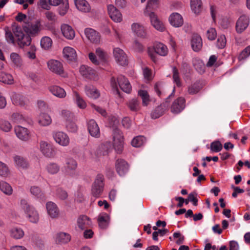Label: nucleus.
<instances>
[{"mask_svg":"<svg viewBox=\"0 0 250 250\" xmlns=\"http://www.w3.org/2000/svg\"><path fill=\"white\" fill-rule=\"evenodd\" d=\"M20 206L26 214L28 220L32 223H37L39 221V214L38 211L32 206L30 205L27 201L21 199L20 201Z\"/></svg>","mask_w":250,"mask_h":250,"instance_id":"1","label":"nucleus"},{"mask_svg":"<svg viewBox=\"0 0 250 250\" xmlns=\"http://www.w3.org/2000/svg\"><path fill=\"white\" fill-rule=\"evenodd\" d=\"M111 85L117 93H118V85L124 92L129 93L130 92L132 87L128 80L123 75H120L118 77L117 80L112 77L111 79Z\"/></svg>","mask_w":250,"mask_h":250,"instance_id":"2","label":"nucleus"},{"mask_svg":"<svg viewBox=\"0 0 250 250\" xmlns=\"http://www.w3.org/2000/svg\"><path fill=\"white\" fill-rule=\"evenodd\" d=\"M23 31L29 36H35L42 30V25L39 21L33 22H24L22 25Z\"/></svg>","mask_w":250,"mask_h":250,"instance_id":"3","label":"nucleus"},{"mask_svg":"<svg viewBox=\"0 0 250 250\" xmlns=\"http://www.w3.org/2000/svg\"><path fill=\"white\" fill-rule=\"evenodd\" d=\"M154 50L155 52H153L152 49L149 47L148 48L147 52L149 56L155 62L157 61L155 53L162 56H166L168 53V49L167 46L161 42L157 43L154 45Z\"/></svg>","mask_w":250,"mask_h":250,"instance_id":"4","label":"nucleus"},{"mask_svg":"<svg viewBox=\"0 0 250 250\" xmlns=\"http://www.w3.org/2000/svg\"><path fill=\"white\" fill-rule=\"evenodd\" d=\"M13 32L17 38V43L20 47H23L30 44L31 42L30 36L27 34L25 35L20 28L18 27L15 28Z\"/></svg>","mask_w":250,"mask_h":250,"instance_id":"5","label":"nucleus"},{"mask_svg":"<svg viewBox=\"0 0 250 250\" xmlns=\"http://www.w3.org/2000/svg\"><path fill=\"white\" fill-rule=\"evenodd\" d=\"M104 176L101 174H98L92 185L91 193L92 195L96 197H99L104 190Z\"/></svg>","mask_w":250,"mask_h":250,"instance_id":"6","label":"nucleus"},{"mask_svg":"<svg viewBox=\"0 0 250 250\" xmlns=\"http://www.w3.org/2000/svg\"><path fill=\"white\" fill-rule=\"evenodd\" d=\"M113 146L117 153L122 152L124 148V137L122 132L119 129L116 128L113 131Z\"/></svg>","mask_w":250,"mask_h":250,"instance_id":"7","label":"nucleus"},{"mask_svg":"<svg viewBox=\"0 0 250 250\" xmlns=\"http://www.w3.org/2000/svg\"><path fill=\"white\" fill-rule=\"evenodd\" d=\"M174 91L175 89L174 88L173 89L172 93L168 96V98H167L165 102L162 104L158 106L151 112V117L152 118L157 119L161 117L162 115H163V114L165 113V112L168 107L169 102L168 101V98L173 95V93L174 92Z\"/></svg>","mask_w":250,"mask_h":250,"instance_id":"8","label":"nucleus"},{"mask_svg":"<svg viewBox=\"0 0 250 250\" xmlns=\"http://www.w3.org/2000/svg\"><path fill=\"white\" fill-rule=\"evenodd\" d=\"M249 24V17L246 15L241 16L236 22L235 29L236 32L239 34L242 33L248 28Z\"/></svg>","mask_w":250,"mask_h":250,"instance_id":"9","label":"nucleus"},{"mask_svg":"<svg viewBox=\"0 0 250 250\" xmlns=\"http://www.w3.org/2000/svg\"><path fill=\"white\" fill-rule=\"evenodd\" d=\"M113 55L117 63L122 66L127 65V57L125 52L120 48L117 47L113 50Z\"/></svg>","mask_w":250,"mask_h":250,"instance_id":"10","label":"nucleus"},{"mask_svg":"<svg viewBox=\"0 0 250 250\" xmlns=\"http://www.w3.org/2000/svg\"><path fill=\"white\" fill-rule=\"evenodd\" d=\"M40 147L42 153L46 157L53 158L55 156V149L51 144L45 141H41Z\"/></svg>","mask_w":250,"mask_h":250,"instance_id":"11","label":"nucleus"},{"mask_svg":"<svg viewBox=\"0 0 250 250\" xmlns=\"http://www.w3.org/2000/svg\"><path fill=\"white\" fill-rule=\"evenodd\" d=\"M47 67L52 72L63 76V68L62 64L60 62L55 60H50L47 62Z\"/></svg>","mask_w":250,"mask_h":250,"instance_id":"12","label":"nucleus"},{"mask_svg":"<svg viewBox=\"0 0 250 250\" xmlns=\"http://www.w3.org/2000/svg\"><path fill=\"white\" fill-rule=\"evenodd\" d=\"M52 136L55 141L62 146H66L69 144V138L68 136L63 132H54L53 133Z\"/></svg>","mask_w":250,"mask_h":250,"instance_id":"13","label":"nucleus"},{"mask_svg":"<svg viewBox=\"0 0 250 250\" xmlns=\"http://www.w3.org/2000/svg\"><path fill=\"white\" fill-rule=\"evenodd\" d=\"M186 107V100L183 97H180L175 99L170 107L171 112L173 114L180 113Z\"/></svg>","mask_w":250,"mask_h":250,"instance_id":"14","label":"nucleus"},{"mask_svg":"<svg viewBox=\"0 0 250 250\" xmlns=\"http://www.w3.org/2000/svg\"><path fill=\"white\" fill-rule=\"evenodd\" d=\"M80 72L83 77L86 79L93 80L98 79V76L95 71L87 65H83L81 66Z\"/></svg>","mask_w":250,"mask_h":250,"instance_id":"15","label":"nucleus"},{"mask_svg":"<svg viewBox=\"0 0 250 250\" xmlns=\"http://www.w3.org/2000/svg\"><path fill=\"white\" fill-rule=\"evenodd\" d=\"M145 15L149 16L152 25L156 29L160 31H164L165 29L164 24L163 22L158 18L154 12L148 13L147 14Z\"/></svg>","mask_w":250,"mask_h":250,"instance_id":"16","label":"nucleus"},{"mask_svg":"<svg viewBox=\"0 0 250 250\" xmlns=\"http://www.w3.org/2000/svg\"><path fill=\"white\" fill-rule=\"evenodd\" d=\"M116 169L120 175H124L128 170L129 166L127 163L123 159H118L115 163Z\"/></svg>","mask_w":250,"mask_h":250,"instance_id":"17","label":"nucleus"},{"mask_svg":"<svg viewBox=\"0 0 250 250\" xmlns=\"http://www.w3.org/2000/svg\"><path fill=\"white\" fill-rule=\"evenodd\" d=\"M77 226L81 230L90 228L92 225L91 220L86 215H80L77 219Z\"/></svg>","mask_w":250,"mask_h":250,"instance_id":"18","label":"nucleus"},{"mask_svg":"<svg viewBox=\"0 0 250 250\" xmlns=\"http://www.w3.org/2000/svg\"><path fill=\"white\" fill-rule=\"evenodd\" d=\"M108 14L111 19L115 22H119L122 20L120 12L113 5H109L107 7Z\"/></svg>","mask_w":250,"mask_h":250,"instance_id":"19","label":"nucleus"},{"mask_svg":"<svg viewBox=\"0 0 250 250\" xmlns=\"http://www.w3.org/2000/svg\"><path fill=\"white\" fill-rule=\"evenodd\" d=\"M87 128L88 131L93 137L99 138L100 136V128L94 120H90L87 123Z\"/></svg>","mask_w":250,"mask_h":250,"instance_id":"20","label":"nucleus"},{"mask_svg":"<svg viewBox=\"0 0 250 250\" xmlns=\"http://www.w3.org/2000/svg\"><path fill=\"white\" fill-rule=\"evenodd\" d=\"M71 239V237L69 234L64 232H60L56 234L55 241L57 244L63 245L69 242Z\"/></svg>","mask_w":250,"mask_h":250,"instance_id":"21","label":"nucleus"},{"mask_svg":"<svg viewBox=\"0 0 250 250\" xmlns=\"http://www.w3.org/2000/svg\"><path fill=\"white\" fill-rule=\"evenodd\" d=\"M169 21L171 25L175 27H181L184 23L182 16L178 13L171 14L169 17Z\"/></svg>","mask_w":250,"mask_h":250,"instance_id":"22","label":"nucleus"},{"mask_svg":"<svg viewBox=\"0 0 250 250\" xmlns=\"http://www.w3.org/2000/svg\"><path fill=\"white\" fill-rule=\"evenodd\" d=\"M84 33L86 38L92 42L98 43L100 41V36L95 30L91 28H86Z\"/></svg>","mask_w":250,"mask_h":250,"instance_id":"23","label":"nucleus"},{"mask_svg":"<svg viewBox=\"0 0 250 250\" xmlns=\"http://www.w3.org/2000/svg\"><path fill=\"white\" fill-rule=\"evenodd\" d=\"M15 132L17 136L22 141H26L29 139V132L26 128L17 126L15 127Z\"/></svg>","mask_w":250,"mask_h":250,"instance_id":"24","label":"nucleus"},{"mask_svg":"<svg viewBox=\"0 0 250 250\" xmlns=\"http://www.w3.org/2000/svg\"><path fill=\"white\" fill-rule=\"evenodd\" d=\"M47 213L52 218H57L59 216V211L57 205L52 202H48L46 204Z\"/></svg>","mask_w":250,"mask_h":250,"instance_id":"25","label":"nucleus"},{"mask_svg":"<svg viewBox=\"0 0 250 250\" xmlns=\"http://www.w3.org/2000/svg\"><path fill=\"white\" fill-rule=\"evenodd\" d=\"M61 31L63 36L68 40H72L75 37V31L72 27L67 24L61 26Z\"/></svg>","mask_w":250,"mask_h":250,"instance_id":"26","label":"nucleus"},{"mask_svg":"<svg viewBox=\"0 0 250 250\" xmlns=\"http://www.w3.org/2000/svg\"><path fill=\"white\" fill-rule=\"evenodd\" d=\"M15 164L17 167L19 169H26L29 166V163L26 159L19 156L16 155L13 158Z\"/></svg>","mask_w":250,"mask_h":250,"instance_id":"27","label":"nucleus"},{"mask_svg":"<svg viewBox=\"0 0 250 250\" xmlns=\"http://www.w3.org/2000/svg\"><path fill=\"white\" fill-rule=\"evenodd\" d=\"M63 54L64 57L68 61H75L77 59L76 51L71 47H65L63 49Z\"/></svg>","mask_w":250,"mask_h":250,"instance_id":"28","label":"nucleus"},{"mask_svg":"<svg viewBox=\"0 0 250 250\" xmlns=\"http://www.w3.org/2000/svg\"><path fill=\"white\" fill-rule=\"evenodd\" d=\"M191 46L194 51L200 50L203 45L201 37L198 34H193L191 41Z\"/></svg>","mask_w":250,"mask_h":250,"instance_id":"29","label":"nucleus"},{"mask_svg":"<svg viewBox=\"0 0 250 250\" xmlns=\"http://www.w3.org/2000/svg\"><path fill=\"white\" fill-rule=\"evenodd\" d=\"M75 4L77 8L82 12H88L90 10V6L85 0H75Z\"/></svg>","mask_w":250,"mask_h":250,"instance_id":"30","label":"nucleus"},{"mask_svg":"<svg viewBox=\"0 0 250 250\" xmlns=\"http://www.w3.org/2000/svg\"><path fill=\"white\" fill-rule=\"evenodd\" d=\"M49 90L53 95L60 98H64L66 96V92L64 90L57 85L50 86Z\"/></svg>","mask_w":250,"mask_h":250,"instance_id":"31","label":"nucleus"},{"mask_svg":"<svg viewBox=\"0 0 250 250\" xmlns=\"http://www.w3.org/2000/svg\"><path fill=\"white\" fill-rule=\"evenodd\" d=\"M132 30L138 36L145 38L146 36V30L145 27L137 23H134L131 26Z\"/></svg>","mask_w":250,"mask_h":250,"instance_id":"32","label":"nucleus"},{"mask_svg":"<svg viewBox=\"0 0 250 250\" xmlns=\"http://www.w3.org/2000/svg\"><path fill=\"white\" fill-rule=\"evenodd\" d=\"M109 217L106 213L100 214L98 218V222L99 227L102 229H105L109 223Z\"/></svg>","mask_w":250,"mask_h":250,"instance_id":"33","label":"nucleus"},{"mask_svg":"<svg viewBox=\"0 0 250 250\" xmlns=\"http://www.w3.org/2000/svg\"><path fill=\"white\" fill-rule=\"evenodd\" d=\"M85 93L87 96L93 99H97L100 96L97 89L91 85H87L85 87Z\"/></svg>","mask_w":250,"mask_h":250,"instance_id":"34","label":"nucleus"},{"mask_svg":"<svg viewBox=\"0 0 250 250\" xmlns=\"http://www.w3.org/2000/svg\"><path fill=\"white\" fill-rule=\"evenodd\" d=\"M203 87V85L202 83L200 81H197L188 87V92L190 95L197 94L200 91Z\"/></svg>","mask_w":250,"mask_h":250,"instance_id":"35","label":"nucleus"},{"mask_svg":"<svg viewBox=\"0 0 250 250\" xmlns=\"http://www.w3.org/2000/svg\"><path fill=\"white\" fill-rule=\"evenodd\" d=\"M45 168L48 173L51 175H54L58 173L60 171V167L58 164L51 162L47 164L46 165Z\"/></svg>","mask_w":250,"mask_h":250,"instance_id":"36","label":"nucleus"},{"mask_svg":"<svg viewBox=\"0 0 250 250\" xmlns=\"http://www.w3.org/2000/svg\"><path fill=\"white\" fill-rule=\"evenodd\" d=\"M38 122L42 126H47L52 123V119L48 114L42 113L39 116Z\"/></svg>","mask_w":250,"mask_h":250,"instance_id":"37","label":"nucleus"},{"mask_svg":"<svg viewBox=\"0 0 250 250\" xmlns=\"http://www.w3.org/2000/svg\"><path fill=\"white\" fill-rule=\"evenodd\" d=\"M190 6L193 12L199 14L202 9V3L201 0H190Z\"/></svg>","mask_w":250,"mask_h":250,"instance_id":"38","label":"nucleus"},{"mask_svg":"<svg viewBox=\"0 0 250 250\" xmlns=\"http://www.w3.org/2000/svg\"><path fill=\"white\" fill-rule=\"evenodd\" d=\"M0 190L4 194L10 196L13 193V188L11 185L5 181H1Z\"/></svg>","mask_w":250,"mask_h":250,"instance_id":"39","label":"nucleus"},{"mask_svg":"<svg viewBox=\"0 0 250 250\" xmlns=\"http://www.w3.org/2000/svg\"><path fill=\"white\" fill-rule=\"evenodd\" d=\"M110 147V144L108 142L100 145L96 151L97 155L101 156L107 154Z\"/></svg>","mask_w":250,"mask_h":250,"instance_id":"40","label":"nucleus"},{"mask_svg":"<svg viewBox=\"0 0 250 250\" xmlns=\"http://www.w3.org/2000/svg\"><path fill=\"white\" fill-rule=\"evenodd\" d=\"M24 235V231L21 228L15 227L10 230V236L15 239H21Z\"/></svg>","mask_w":250,"mask_h":250,"instance_id":"41","label":"nucleus"},{"mask_svg":"<svg viewBox=\"0 0 250 250\" xmlns=\"http://www.w3.org/2000/svg\"><path fill=\"white\" fill-rule=\"evenodd\" d=\"M73 98L78 106L82 109H84L86 106V104L83 99L80 96L76 91L73 92Z\"/></svg>","mask_w":250,"mask_h":250,"instance_id":"42","label":"nucleus"},{"mask_svg":"<svg viewBox=\"0 0 250 250\" xmlns=\"http://www.w3.org/2000/svg\"><path fill=\"white\" fill-rule=\"evenodd\" d=\"M138 94L142 100V104L144 106H147L150 101V97L147 92L146 90H140L138 91Z\"/></svg>","mask_w":250,"mask_h":250,"instance_id":"43","label":"nucleus"},{"mask_svg":"<svg viewBox=\"0 0 250 250\" xmlns=\"http://www.w3.org/2000/svg\"><path fill=\"white\" fill-rule=\"evenodd\" d=\"M127 105L132 111H137L140 109L139 102L136 99H132L127 103Z\"/></svg>","mask_w":250,"mask_h":250,"instance_id":"44","label":"nucleus"},{"mask_svg":"<svg viewBox=\"0 0 250 250\" xmlns=\"http://www.w3.org/2000/svg\"><path fill=\"white\" fill-rule=\"evenodd\" d=\"M10 59L17 67H20L22 65V60L18 54L12 53L10 54Z\"/></svg>","mask_w":250,"mask_h":250,"instance_id":"45","label":"nucleus"},{"mask_svg":"<svg viewBox=\"0 0 250 250\" xmlns=\"http://www.w3.org/2000/svg\"><path fill=\"white\" fill-rule=\"evenodd\" d=\"M0 81L7 84H11L13 81V77L9 74L0 72Z\"/></svg>","mask_w":250,"mask_h":250,"instance_id":"46","label":"nucleus"},{"mask_svg":"<svg viewBox=\"0 0 250 250\" xmlns=\"http://www.w3.org/2000/svg\"><path fill=\"white\" fill-rule=\"evenodd\" d=\"M52 44L51 39L48 37H44L41 40V45L42 47L45 50L49 49Z\"/></svg>","mask_w":250,"mask_h":250,"instance_id":"47","label":"nucleus"},{"mask_svg":"<svg viewBox=\"0 0 250 250\" xmlns=\"http://www.w3.org/2000/svg\"><path fill=\"white\" fill-rule=\"evenodd\" d=\"M146 141L145 138L142 136L134 137L131 141V145L136 147L142 146Z\"/></svg>","mask_w":250,"mask_h":250,"instance_id":"48","label":"nucleus"},{"mask_svg":"<svg viewBox=\"0 0 250 250\" xmlns=\"http://www.w3.org/2000/svg\"><path fill=\"white\" fill-rule=\"evenodd\" d=\"M154 89L159 97L166 96V89L162 83H157L154 86Z\"/></svg>","mask_w":250,"mask_h":250,"instance_id":"49","label":"nucleus"},{"mask_svg":"<svg viewBox=\"0 0 250 250\" xmlns=\"http://www.w3.org/2000/svg\"><path fill=\"white\" fill-rule=\"evenodd\" d=\"M61 5L59 8V13L61 16L65 15L69 9V4L68 0H64L61 3Z\"/></svg>","mask_w":250,"mask_h":250,"instance_id":"50","label":"nucleus"},{"mask_svg":"<svg viewBox=\"0 0 250 250\" xmlns=\"http://www.w3.org/2000/svg\"><path fill=\"white\" fill-rule=\"evenodd\" d=\"M5 38L8 43L15 44V41L14 36L12 32L8 28L5 29Z\"/></svg>","mask_w":250,"mask_h":250,"instance_id":"51","label":"nucleus"},{"mask_svg":"<svg viewBox=\"0 0 250 250\" xmlns=\"http://www.w3.org/2000/svg\"><path fill=\"white\" fill-rule=\"evenodd\" d=\"M193 65L199 73H202L204 72L205 66L202 61L200 60H195L193 62Z\"/></svg>","mask_w":250,"mask_h":250,"instance_id":"52","label":"nucleus"},{"mask_svg":"<svg viewBox=\"0 0 250 250\" xmlns=\"http://www.w3.org/2000/svg\"><path fill=\"white\" fill-rule=\"evenodd\" d=\"M223 146L219 141H215L210 144V149L212 151L218 152L222 149Z\"/></svg>","mask_w":250,"mask_h":250,"instance_id":"53","label":"nucleus"},{"mask_svg":"<svg viewBox=\"0 0 250 250\" xmlns=\"http://www.w3.org/2000/svg\"><path fill=\"white\" fill-rule=\"evenodd\" d=\"M96 54L98 56L100 60L104 61L108 58L107 53L101 48H97L96 49Z\"/></svg>","mask_w":250,"mask_h":250,"instance_id":"54","label":"nucleus"},{"mask_svg":"<svg viewBox=\"0 0 250 250\" xmlns=\"http://www.w3.org/2000/svg\"><path fill=\"white\" fill-rule=\"evenodd\" d=\"M13 103L16 105L24 106L26 104L25 98L21 95H16L13 98Z\"/></svg>","mask_w":250,"mask_h":250,"instance_id":"55","label":"nucleus"},{"mask_svg":"<svg viewBox=\"0 0 250 250\" xmlns=\"http://www.w3.org/2000/svg\"><path fill=\"white\" fill-rule=\"evenodd\" d=\"M66 127L70 132H74L77 130V126L73 120H68L66 123Z\"/></svg>","mask_w":250,"mask_h":250,"instance_id":"56","label":"nucleus"},{"mask_svg":"<svg viewBox=\"0 0 250 250\" xmlns=\"http://www.w3.org/2000/svg\"><path fill=\"white\" fill-rule=\"evenodd\" d=\"M173 79L174 83L178 86H181V82L179 78V74L177 69L175 67L172 68Z\"/></svg>","mask_w":250,"mask_h":250,"instance_id":"57","label":"nucleus"},{"mask_svg":"<svg viewBox=\"0 0 250 250\" xmlns=\"http://www.w3.org/2000/svg\"><path fill=\"white\" fill-rule=\"evenodd\" d=\"M56 196L59 199L63 200L67 199L68 194L65 190L59 188L56 190Z\"/></svg>","mask_w":250,"mask_h":250,"instance_id":"58","label":"nucleus"},{"mask_svg":"<svg viewBox=\"0 0 250 250\" xmlns=\"http://www.w3.org/2000/svg\"><path fill=\"white\" fill-rule=\"evenodd\" d=\"M9 172L8 168L6 164L0 161V175L6 177L8 175Z\"/></svg>","mask_w":250,"mask_h":250,"instance_id":"59","label":"nucleus"},{"mask_svg":"<svg viewBox=\"0 0 250 250\" xmlns=\"http://www.w3.org/2000/svg\"><path fill=\"white\" fill-rule=\"evenodd\" d=\"M0 128L5 132H8L11 130L12 125L8 121H0Z\"/></svg>","mask_w":250,"mask_h":250,"instance_id":"60","label":"nucleus"},{"mask_svg":"<svg viewBox=\"0 0 250 250\" xmlns=\"http://www.w3.org/2000/svg\"><path fill=\"white\" fill-rule=\"evenodd\" d=\"M158 0H148L147 5L146 7V10L145 13V14H147L149 12V9H154L157 7Z\"/></svg>","mask_w":250,"mask_h":250,"instance_id":"61","label":"nucleus"},{"mask_svg":"<svg viewBox=\"0 0 250 250\" xmlns=\"http://www.w3.org/2000/svg\"><path fill=\"white\" fill-rule=\"evenodd\" d=\"M66 165L67 169L69 170H75L77 167V164L75 160L69 158L66 160Z\"/></svg>","mask_w":250,"mask_h":250,"instance_id":"62","label":"nucleus"},{"mask_svg":"<svg viewBox=\"0 0 250 250\" xmlns=\"http://www.w3.org/2000/svg\"><path fill=\"white\" fill-rule=\"evenodd\" d=\"M226 44V39L224 35H221L217 39L216 45L218 48L222 49L225 47Z\"/></svg>","mask_w":250,"mask_h":250,"instance_id":"63","label":"nucleus"},{"mask_svg":"<svg viewBox=\"0 0 250 250\" xmlns=\"http://www.w3.org/2000/svg\"><path fill=\"white\" fill-rule=\"evenodd\" d=\"M30 192L33 195L37 197V198H41L42 195V192L40 188L36 186H33L31 188Z\"/></svg>","mask_w":250,"mask_h":250,"instance_id":"64","label":"nucleus"}]
</instances>
